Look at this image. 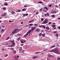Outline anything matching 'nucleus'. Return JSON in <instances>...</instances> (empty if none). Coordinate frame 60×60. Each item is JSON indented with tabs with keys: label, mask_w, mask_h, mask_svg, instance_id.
<instances>
[{
	"label": "nucleus",
	"mask_w": 60,
	"mask_h": 60,
	"mask_svg": "<svg viewBox=\"0 0 60 60\" xmlns=\"http://www.w3.org/2000/svg\"><path fill=\"white\" fill-rule=\"evenodd\" d=\"M35 12H36V11H34L33 12V13H34Z\"/></svg>",
	"instance_id": "61"
},
{
	"label": "nucleus",
	"mask_w": 60,
	"mask_h": 60,
	"mask_svg": "<svg viewBox=\"0 0 60 60\" xmlns=\"http://www.w3.org/2000/svg\"><path fill=\"white\" fill-rule=\"evenodd\" d=\"M43 11H44L45 12H47V11H46V10L45 9L43 10Z\"/></svg>",
	"instance_id": "50"
},
{
	"label": "nucleus",
	"mask_w": 60,
	"mask_h": 60,
	"mask_svg": "<svg viewBox=\"0 0 60 60\" xmlns=\"http://www.w3.org/2000/svg\"><path fill=\"white\" fill-rule=\"evenodd\" d=\"M10 42H11V43H13V42H14V40H10Z\"/></svg>",
	"instance_id": "12"
},
{
	"label": "nucleus",
	"mask_w": 60,
	"mask_h": 60,
	"mask_svg": "<svg viewBox=\"0 0 60 60\" xmlns=\"http://www.w3.org/2000/svg\"><path fill=\"white\" fill-rule=\"evenodd\" d=\"M48 20L47 19H45V20L42 23L43 24H47L48 23Z\"/></svg>",
	"instance_id": "3"
},
{
	"label": "nucleus",
	"mask_w": 60,
	"mask_h": 60,
	"mask_svg": "<svg viewBox=\"0 0 60 60\" xmlns=\"http://www.w3.org/2000/svg\"><path fill=\"white\" fill-rule=\"evenodd\" d=\"M52 16L53 18H54V17H55V15H52Z\"/></svg>",
	"instance_id": "29"
},
{
	"label": "nucleus",
	"mask_w": 60,
	"mask_h": 60,
	"mask_svg": "<svg viewBox=\"0 0 60 60\" xmlns=\"http://www.w3.org/2000/svg\"><path fill=\"white\" fill-rule=\"evenodd\" d=\"M51 52H54V49L50 51Z\"/></svg>",
	"instance_id": "14"
},
{
	"label": "nucleus",
	"mask_w": 60,
	"mask_h": 60,
	"mask_svg": "<svg viewBox=\"0 0 60 60\" xmlns=\"http://www.w3.org/2000/svg\"><path fill=\"white\" fill-rule=\"evenodd\" d=\"M41 35H42V34H41V33L39 34V36H41Z\"/></svg>",
	"instance_id": "34"
},
{
	"label": "nucleus",
	"mask_w": 60,
	"mask_h": 60,
	"mask_svg": "<svg viewBox=\"0 0 60 60\" xmlns=\"http://www.w3.org/2000/svg\"><path fill=\"white\" fill-rule=\"evenodd\" d=\"M21 52L22 53H23V52H25V51L24 50H23L22 51H21Z\"/></svg>",
	"instance_id": "42"
},
{
	"label": "nucleus",
	"mask_w": 60,
	"mask_h": 60,
	"mask_svg": "<svg viewBox=\"0 0 60 60\" xmlns=\"http://www.w3.org/2000/svg\"><path fill=\"white\" fill-rule=\"evenodd\" d=\"M34 25L35 26H38V25L37 24H34Z\"/></svg>",
	"instance_id": "37"
},
{
	"label": "nucleus",
	"mask_w": 60,
	"mask_h": 60,
	"mask_svg": "<svg viewBox=\"0 0 60 60\" xmlns=\"http://www.w3.org/2000/svg\"><path fill=\"white\" fill-rule=\"evenodd\" d=\"M57 60H60V58H59V57H58V58Z\"/></svg>",
	"instance_id": "52"
},
{
	"label": "nucleus",
	"mask_w": 60,
	"mask_h": 60,
	"mask_svg": "<svg viewBox=\"0 0 60 60\" xmlns=\"http://www.w3.org/2000/svg\"><path fill=\"white\" fill-rule=\"evenodd\" d=\"M4 16H6V13H5L4 14Z\"/></svg>",
	"instance_id": "45"
},
{
	"label": "nucleus",
	"mask_w": 60,
	"mask_h": 60,
	"mask_svg": "<svg viewBox=\"0 0 60 60\" xmlns=\"http://www.w3.org/2000/svg\"><path fill=\"white\" fill-rule=\"evenodd\" d=\"M56 46L57 47H59V44H56Z\"/></svg>",
	"instance_id": "36"
},
{
	"label": "nucleus",
	"mask_w": 60,
	"mask_h": 60,
	"mask_svg": "<svg viewBox=\"0 0 60 60\" xmlns=\"http://www.w3.org/2000/svg\"><path fill=\"white\" fill-rule=\"evenodd\" d=\"M56 36L57 37H58V34H56Z\"/></svg>",
	"instance_id": "43"
},
{
	"label": "nucleus",
	"mask_w": 60,
	"mask_h": 60,
	"mask_svg": "<svg viewBox=\"0 0 60 60\" xmlns=\"http://www.w3.org/2000/svg\"><path fill=\"white\" fill-rule=\"evenodd\" d=\"M5 27V26H2V28H4Z\"/></svg>",
	"instance_id": "54"
},
{
	"label": "nucleus",
	"mask_w": 60,
	"mask_h": 60,
	"mask_svg": "<svg viewBox=\"0 0 60 60\" xmlns=\"http://www.w3.org/2000/svg\"><path fill=\"white\" fill-rule=\"evenodd\" d=\"M21 46H23V45H24V44H21Z\"/></svg>",
	"instance_id": "62"
},
{
	"label": "nucleus",
	"mask_w": 60,
	"mask_h": 60,
	"mask_svg": "<svg viewBox=\"0 0 60 60\" xmlns=\"http://www.w3.org/2000/svg\"><path fill=\"white\" fill-rule=\"evenodd\" d=\"M17 11V12H20V11H21V10H19L18 11Z\"/></svg>",
	"instance_id": "33"
},
{
	"label": "nucleus",
	"mask_w": 60,
	"mask_h": 60,
	"mask_svg": "<svg viewBox=\"0 0 60 60\" xmlns=\"http://www.w3.org/2000/svg\"><path fill=\"white\" fill-rule=\"evenodd\" d=\"M57 32L56 31H54L53 32V34H56V33H57Z\"/></svg>",
	"instance_id": "21"
},
{
	"label": "nucleus",
	"mask_w": 60,
	"mask_h": 60,
	"mask_svg": "<svg viewBox=\"0 0 60 60\" xmlns=\"http://www.w3.org/2000/svg\"><path fill=\"white\" fill-rule=\"evenodd\" d=\"M51 22H49V24H51Z\"/></svg>",
	"instance_id": "57"
},
{
	"label": "nucleus",
	"mask_w": 60,
	"mask_h": 60,
	"mask_svg": "<svg viewBox=\"0 0 60 60\" xmlns=\"http://www.w3.org/2000/svg\"><path fill=\"white\" fill-rule=\"evenodd\" d=\"M12 51L13 52V54H15L16 53V51H15V50H14V51Z\"/></svg>",
	"instance_id": "9"
},
{
	"label": "nucleus",
	"mask_w": 60,
	"mask_h": 60,
	"mask_svg": "<svg viewBox=\"0 0 60 60\" xmlns=\"http://www.w3.org/2000/svg\"><path fill=\"white\" fill-rule=\"evenodd\" d=\"M41 21H43V20H44V19H43V18L41 19Z\"/></svg>",
	"instance_id": "41"
},
{
	"label": "nucleus",
	"mask_w": 60,
	"mask_h": 60,
	"mask_svg": "<svg viewBox=\"0 0 60 60\" xmlns=\"http://www.w3.org/2000/svg\"><path fill=\"white\" fill-rule=\"evenodd\" d=\"M21 24H23V22H21Z\"/></svg>",
	"instance_id": "60"
},
{
	"label": "nucleus",
	"mask_w": 60,
	"mask_h": 60,
	"mask_svg": "<svg viewBox=\"0 0 60 60\" xmlns=\"http://www.w3.org/2000/svg\"><path fill=\"white\" fill-rule=\"evenodd\" d=\"M20 41L21 43L22 44L23 43H25V42H26V41H23L22 40H21Z\"/></svg>",
	"instance_id": "6"
},
{
	"label": "nucleus",
	"mask_w": 60,
	"mask_h": 60,
	"mask_svg": "<svg viewBox=\"0 0 60 60\" xmlns=\"http://www.w3.org/2000/svg\"><path fill=\"white\" fill-rule=\"evenodd\" d=\"M39 27H42V25L39 26Z\"/></svg>",
	"instance_id": "51"
},
{
	"label": "nucleus",
	"mask_w": 60,
	"mask_h": 60,
	"mask_svg": "<svg viewBox=\"0 0 60 60\" xmlns=\"http://www.w3.org/2000/svg\"><path fill=\"white\" fill-rule=\"evenodd\" d=\"M42 3L43 2H42V1H40L38 2V4H42Z\"/></svg>",
	"instance_id": "23"
},
{
	"label": "nucleus",
	"mask_w": 60,
	"mask_h": 60,
	"mask_svg": "<svg viewBox=\"0 0 60 60\" xmlns=\"http://www.w3.org/2000/svg\"><path fill=\"white\" fill-rule=\"evenodd\" d=\"M52 14H54V13H56V11H53L51 12Z\"/></svg>",
	"instance_id": "7"
},
{
	"label": "nucleus",
	"mask_w": 60,
	"mask_h": 60,
	"mask_svg": "<svg viewBox=\"0 0 60 60\" xmlns=\"http://www.w3.org/2000/svg\"><path fill=\"white\" fill-rule=\"evenodd\" d=\"M4 5H8V4L7 3H5L4 4Z\"/></svg>",
	"instance_id": "32"
},
{
	"label": "nucleus",
	"mask_w": 60,
	"mask_h": 60,
	"mask_svg": "<svg viewBox=\"0 0 60 60\" xmlns=\"http://www.w3.org/2000/svg\"><path fill=\"white\" fill-rule=\"evenodd\" d=\"M36 14H39V12L38 11H37L36 13Z\"/></svg>",
	"instance_id": "39"
},
{
	"label": "nucleus",
	"mask_w": 60,
	"mask_h": 60,
	"mask_svg": "<svg viewBox=\"0 0 60 60\" xmlns=\"http://www.w3.org/2000/svg\"><path fill=\"white\" fill-rule=\"evenodd\" d=\"M17 58H19V56H17Z\"/></svg>",
	"instance_id": "63"
},
{
	"label": "nucleus",
	"mask_w": 60,
	"mask_h": 60,
	"mask_svg": "<svg viewBox=\"0 0 60 60\" xmlns=\"http://www.w3.org/2000/svg\"><path fill=\"white\" fill-rule=\"evenodd\" d=\"M36 26L32 27V28H31V29L28 32L26 33V34L24 36V37H26L28 35V34H29L30 33H31V31L33 32V31H34V30L36 28Z\"/></svg>",
	"instance_id": "1"
},
{
	"label": "nucleus",
	"mask_w": 60,
	"mask_h": 60,
	"mask_svg": "<svg viewBox=\"0 0 60 60\" xmlns=\"http://www.w3.org/2000/svg\"><path fill=\"white\" fill-rule=\"evenodd\" d=\"M42 10V8L41 9H40V11H41Z\"/></svg>",
	"instance_id": "53"
},
{
	"label": "nucleus",
	"mask_w": 60,
	"mask_h": 60,
	"mask_svg": "<svg viewBox=\"0 0 60 60\" xmlns=\"http://www.w3.org/2000/svg\"><path fill=\"white\" fill-rule=\"evenodd\" d=\"M10 38V37H9L7 38H6V40H8Z\"/></svg>",
	"instance_id": "35"
},
{
	"label": "nucleus",
	"mask_w": 60,
	"mask_h": 60,
	"mask_svg": "<svg viewBox=\"0 0 60 60\" xmlns=\"http://www.w3.org/2000/svg\"><path fill=\"white\" fill-rule=\"evenodd\" d=\"M35 53L36 54H38V53H40V52H35Z\"/></svg>",
	"instance_id": "15"
},
{
	"label": "nucleus",
	"mask_w": 60,
	"mask_h": 60,
	"mask_svg": "<svg viewBox=\"0 0 60 60\" xmlns=\"http://www.w3.org/2000/svg\"><path fill=\"white\" fill-rule=\"evenodd\" d=\"M29 26H33V24H29Z\"/></svg>",
	"instance_id": "27"
},
{
	"label": "nucleus",
	"mask_w": 60,
	"mask_h": 60,
	"mask_svg": "<svg viewBox=\"0 0 60 60\" xmlns=\"http://www.w3.org/2000/svg\"><path fill=\"white\" fill-rule=\"evenodd\" d=\"M28 14H26V16H28Z\"/></svg>",
	"instance_id": "59"
},
{
	"label": "nucleus",
	"mask_w": 60,
	"mask_h": 60,
	"mask_svg": "<svg viewBox=\"0 0 60 60\" xmlns=\"http://www.w3.org/2000/svg\"><path fill=\"white\" fill-rule=\"evenodd\" d=\"M55 47V46L54 45H53L52 46H51V47H50L49 48V49H52V48H53L54 47Z\"/></svg>",
	"instance_id": "11"
},
{
	"label": "nucleus",
	"mask_w": 60,
	"mask_h": 60,
	"mask_svg": "<svg viewBox=\"0 0 60 60\" xmlns=\"http://www.w3.org/2000/svg\"><path fill=\"white\" fill-rule=\"evenodd\" d=\"M22 48L21 47H20V48L19 49V51H21V50H22Z\"/></svg>",
	"instance_id": "16"
},
{
	"label": "nucleus",
	"mask_w": 60,
	"mask_h": 60,
	"mask_svg": "<svg viewBox=\"0 0 60 60\" xmlns=\"http://www.w3.org/2000/svg\"><path fill=\"white\" fill-rule=\"evenodd\" d=\"M46 14H47V16H49V14L48 13H47Z\"/></svg>",
	"instance_id": "40"
},
{
	"label": "nucleus",
	"mask_w": 60,
	"mask_h": 60,
	"mask_svg": "<svg viewBox=\"0 0 60 60\" xmlns=\"http://www.w3.org/2000/svg\"><path fill=\"white\" fill-rule=\"evenodd\" d=\"M51 6H52V5L51 4H49V7H51Z\"/></svg>",
	"instance_id": "44"
},
{
	"label": "nucleus",
	"mask_w": 60,
	"mask_h": 60,
	"mask_svg": "<svg viewBox=\"0 0 60 60\" xmlns=\"http://www.w3.org/2000/svg\"><path fill=\"white\" fill-rule=\"evenodd\" d=\"M55 6L56 7H58V6H57L56 5Z\"/></svg>",
	"instance_id": "56"
},
{
	"label": "nucleus",
	"mask_w": 60,
	"mask_h": 60,
	"mask_svg": "<svg viewBox=\"0 0 60 60\" xmlns=\"http://www.w3.org/2000/svg\"><path fill=\"white\" fill-rule=\"evenodd\" d=\"M49 56L50 57H53V56L52 55H49Z\"/></svg>",
	"instance_id": "19"
},
{
	"label": "nucleus",
	"mask_w": 60,
	"mask_h": 60,
	"mask_svg": "<svg viewBox=\"0 0 60 60\" xmlns=\"http://www.w3.org/2000/svg\"><path fill=\"white\" fill-rule=\"evenodd\" d=\"M4 31V30L3 29H2V30H1V32H3Z\"/></svg>",
	"instance_id": "22"
},
{
	"label": "nucleus",
	"mask_w": 60,
	"mask_h": 60,
	"mask_svg": "<svg viewBox=\"0 0 60 60\" xmlns=\"http://www.w3.org/2000/svg\"><path fill=\"white\" fill-rule=\"evenodd\" d=\"M10 49L11 50H13L14 49V48H11Z\"/></svg>",
	"instance_id": "28"
},
{
	"label": "nucleus",
	"mask_w": 60,
	"mask_h": 60,
	"mask_svg": "<svg viewBox=\"0 0 60 60\" xmlns=\"http://www.w3.org/2000/svg\"><path fill=\"white\" fill-rule=\"evenodd\" d=\"M2 9H3V10H5L6 9V8H3Z\"/></svg>",
	"instance_id": "30"
},
{
	"label": "nucleus",
	"mask_w": 60,
	"mask_h": 60,
	"mask_svg": "<svg viewBox=\"0 0 60 60\" xmlns=\"http://www.w3.org/2000/svg\"><path fill=\"white\" fill-rule=\"evenodd\" d=\"M13 33H12V34H10V36H13Z\"/></svg>",
	"instance_id": "38"
},
{
	"label": "nucleus",
	"mask_w": 60,
	"mask_h": 60,
	"mask_svg": "<svg viewBox=\"0 0 60 60\" xmlns=\"http://www.w3.org/2000/svg\"><path fill=\"white\" fill-rule=\"evenodd\" d=\"M20 38H21L20 37H19V38H18L17 39V41H19L20 39Z\"/></svg>",
	"instance_id": "17"
},
{
	"label": "nucleus",
	"mask_w": 60,
	"mask_h": 60,
	"mask_svg": "<svg viewBox=\"0 0 60 60\" xmlns=\"http://www.w3.org/2000/svg\"><path fill=\"white\" fill-rule=\"evenodd\" d=\"M42 35L43 37H44L45 36V34H43Z\"/></svg>",
	"instance_id": "26"
},
{
	"label": "nucleus",
	"mask_w": 60,
	"mask_h": 60,
	"mask_svg": "<svg viewBox=\"0 0 60 60\" xmlns=\"http://www.w3.org/2000/svg\"><path fill=\"white\" fill-rule=\"evenodd\" d=\"M44 9H46V10H48V8L46 7H44Z\"/></svg>",
	"instance_id": "18"
},
{
	"label": "nucleus",
	"mask_w": 60,
	"mask_h": 60,
	"mask_svg": "<svg viewBox=\"0 0 60 60\" xmlns=\"http://www.w3.org/2000/svg\"><path fill=\"white\" fill-rule=\"evenodd\" d=\"M7 56H8V55L7 54L6 55V56H5V57H6Z\"/></svg>",
	"instance_id": "58"
},
{
	"label": "nucleus",
	"mask_w": 60,
	"mask_h": 60,
	"mask_svg": "<svg viewBox=\"0 0 60 60\" xmlns=\"http://www.w3.org/2000/svg\"><path fill=\"white\" fill-rule=\"evenodd\" d=\"M15 45V42H14L13 43H12V45H10L9 47H12L13 46H14Z\"/></svg>",
	"instance_id": "4"
},
{
	"label": "nucleus",
	"mask_w": 60,
	"mask_h": 60,
	"mask_svg": "<svg viewBox=\"0 0 60 60\" xmlns=\"http://www.w3.org/2000/svg\"><path fill=\"white\" fill-rule=\"evenodd\" d=\"M54 53L57 54H60V53L59 52V50L58 49H54Z\"/></svg>",
	"instance_id": "2"
},
{
	"label": "nucleus",
	"mask_w": 60,
	"mask_h": 60,
	"mask_svg": "<svg viewBox=\"0 0 60 60\" xmlns=\"http://www.w3.org/2000/svg\"><path fill=\"white\" fill-rule=\"evenodd\" d=\"M42 27H43L44 29H45V28H46V27L45 26H44V25H42Z\"/></svg>",
	"instance_id": "24"
},
{
	"label": "nucleus",
	"mask_w": 60,
	"mask_h": 60,
	"mask_svg": "<svg viewBox=\"0 0 60 60\" xmlns=\"http://www.w3.org/2000/svg\"><path fill=\"white\" fill-rule=\"evenodd\" d=\"M15 30V31L16 33H18V32H19V29L18 28H17V29H15V30Z\"/></svg>",
	"instance_id": "5"
},
{
	"label": "nucleus",
	"mask_w": 60,
	"mask_h": 60,
	"mask_svg": "<svg viewBox=\"0 0 60 60\" xmlns=\"http://www.w3.org/2000/svg\"><path fill=\"white\" fill-rule=\"evenodd\" d=\"M26 14H24L23 15V16H24V17H25V16H26Z\"/></svg>",
	"instance_id": "55"
},
{
	"label": "nucleus",
	"mask_w": 60,
	"mask_h": 60,
	"mask_svg": "<svg viewBox=\"0 0 60 60\" xmlns=\"http://www.w3.org/2000/svg\"><path fill=\"white\" fill-rule=\"evenodd\" d=\"M12 34H16V33L15 31L14 30V31H13V32H12Z\"/></svg>",
	"instance_id": "10"
},
{
	"label": "nucleus",
	"mask_w": 60,
	"mask_h": 60,
	"mask_svg": "<svg viewBox=\"0 0 60 60\" xmlns=\"http://www.w3.org/2000/svg\"><path fill=\"white\" fill-rule=\"evenodd\" d=\"M46 29L47 30H49L50 29V28L49 27H46Z\"/></svg>",
	"instance_id": "13"
},
{
	"label": "nucleus",
	"mask_w": 60,
	"mask_h": 60,
	"mask_svg": "<svg viewBox=\"0 0 60 60\" xmlns=\"http://www.w3.org/2000/svg\"><path fill=\"white\" fill-rule=\"evenodd\" d=\"M26 8H24L22 9V11H25Z\"/></svg>",
	"instance_id": "25"
},
{
	"label": "nucleus",
	"mask_w": 60,
	"mask_h": 60,
	"mask_svg": "<svg viewBox=\"0 0 60 60\" xmlns=\"http://www.w3.org/2000/svg\"><path fill=\"white\" fill-rule=\"evenodd\" d=\"M18 35V36H22V35H21V34H19Z\"/></svg>",
	"instance_id": "47"
},
{
	"label": "nucleus",
	"mask_w": 60,
	"mask_h": 60,
	"mask_svg": "<svg viewBox=\"0 0 60 60\" xmlns=\"http://www.w3.org/2000/svg\"><path fill=\"white\" fill-rule=\"evenodd\" d=\"M58 28L59 29H60V26H59V27H58Z\"/></svg>",
	"instance_id": "64"
},
{
	"label": "nucleus",
	"mask_w": 60,
	"mask_h": 60,
	"mask_svg": "<svg viewBox=\"0 0 60 60\" xmlns=\"http://www.w3.org/2000/svg\"><path fill=\"white\" fill-rule=\"evenodd\" d=\"M48 50V49H46L43 52H44V51H47V50Z\"/></svg>",
	"instance_id": "48"
},
{
	"label": "nucleus",
	"mask_w": 60,
	"mask_h": 60,
	"mask_svg": "<svg viewBox=\"0 0 60 60\" xmlns=\"http://www.w3.org/2000/svg\"><path fill=\"white\" fill-rule=\"evenodd\" d=\"M12 12L13 13V14H16V13L13 11H12Z\"/></svg>",
	"instance_id": "31"
},
{
	"label": "nucleus",
	"mask_w": 60,
	"mask_h": 60,
	"mask_svg": "<svg viewBox=\"0 0 60 60\" xmlns=\"http://www.w3.org/2000/svg\"><path fill=\"white\" fill-rule=\"evenodd\" d=\"M27 7V6L26 5H25L24 6V7Z\"/></svg>",
	"instance_id": "49"
},
{
	"label": "nucleus",
	"mask_w": 60,
	"mask_h": 60,
	"mask_svg": "<svg viewBox=\"0 0 60 60\" xmlns=\"http://www.w3.org/2000/svg\"><path fill=\"white\" fill-rule=\"evenodd\" d=\"M33 59H35V58H37V56H34L33 57Z\"/></svg>",
	"instance_id": "20"
},
{
	"label": "nucleus",
	"mask_w": 60,
	"mask_h": 60,
	"mask_svg": "<svg viewBox=\"0 0 60 60\" xmlns=\"http://www.w3.org/2000/svg\"><path fill=\"white\" fill-rule=\"evenodd\" d=\"M36 32H39V31H40V29L39 28H37L35 30Z\"/></svg>",
	"instance_id": "8"
},
{
	"label": "nucleus",
	"mask_w": 60,
	"mask_h": 60,
	"mask_svg": "<svg viewBox=\"0 0 60 60\" xmlns=\"http://www.w3.org/2000/svg\"><path fill=\"white\" fill-rule=\"evenodd\" d=\"M55 25H53L52 26V27H55Z\"/></svg>",
	"instance_id": "46"
}]
</instances>
